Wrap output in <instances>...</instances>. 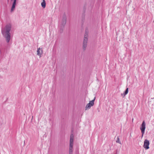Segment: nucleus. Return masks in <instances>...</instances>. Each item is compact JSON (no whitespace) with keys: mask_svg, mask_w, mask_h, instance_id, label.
Returning <instances> with one entry per match:
<instances>
[{"mask_svg":"<svg viewBox=\"0 0 154 154\" xmlns=\"http://www.w3.org/2000/svg\"><path fill=\"white\" fill-rule=\"evenodd\" d=\"M11 25L9 23L6 25L4 29L2 30V33L3 36L5 38L7 43H8L11 39Z\"/></svg>","mask_w":154,"mask_h":154,"instance_id":"f257e3e1","label":"nucleus"},{"mask_svg":"<svg viewBox=\"0 0 154 154\" xmlns=\"http://www.w3.org/2000/svg\"><path fill=\"white\" fill-rule=\"evenodd\" d=\"M88 34V30L86 28L85 29V33L84 35V38L83 43V49L84 51H85V50L86 48L87 47Z\"/></svg>","mask_w":154,"mask_h":154,"instance_id":"f03ea898","label":"nucleus"},{"mask_svg":"<svg viewBox=\"0 0 154 154\" xmlns=\"http://www.w3.org/2000/svg\"><path fill=\"white\" fill-rule=\"evenodd\" d=\"M66 14L64 13L63 17L61 24L60 25V29L59 31L60 33H62L63 32L64 26L66 24Z\"/></svg>","mask_w":154,"mask_h":154,"instance_id":"7ed1b4c3","label":"nucleus"},{"mask_svg":"<svg viewBox=\"0 0 154 154\" xmlns=\"http://www.w3.org/2000/svg\"><path fill=\"white\" fill-rule=\"evenodd\" d=\"M146 128V124L144 121H143L141 125L140 129L142 134L141 138H142L144 134Z\"/></svg>","mask_w":154,"mask_h":154,"instance_id":"20e7f679","label":"nucleus"},{"mask_svg":"<svg viewBox=\"0 0 154 154\" xmlns=\"http://www.w3.org/2000/svg\"><path fill=\"white\" fill-rule=\"evenodd\" d=\"M95 99V97H94L93 100L90 101L89 103L86 105L85 107V110L89 109L91 106H92L94 105Z\"/></svg>","mask_w":154,"mask_h":154,"instance_id":"39448f33","label":"nucleus"},{"mask_svg":"<svg viewBox=\"0 0 154 154\" xmlns=\"http://www.w3.org/2000/svg\"><path fill=\"white\" fill-rule=\"evenodd\" d=\"M149 140L147 139H145L144 141L143 146L146 149H148L149 148Z\"/></svg>","mask_w":154,"mask_h":154,"instance_id":"423d86ee","label":"nucleus"},{"mask_svg":"<svg viewBox=\"0 0 154 154\" xmlns=\"http://www.w3.org/2000/svg\"><path fill=\"white\" fill-rule=\"evenodd\" d=\"M17 0H11V2H13L12 6L11 9V12H13L15 10Z\"/></svg>","mask_w":154,"mask_h":154,"instance_id":"0eeeda50","label":"nucleus"},{"mask_svg":"<svg viewBox=\"0 0 154 154\" xmlns=\"http://www.w3.org/2000/svg\"><path fill=\"white\" fill-rule=\"evenodd\" d=\"M37 55L38 56H41V55L42 52V50H41V49L40 48H38L37 50Z\"/></svg>","mask_w":154,"mask_h":154,"instance_id":"6e6552de","label":"nucleus"},{"mask_svg":"<svg viewBox=\"0 0 154 154\" xmlns=\"http://www.w3.org/2000/svg\"><path fill=\"white\" fill-rule=\"evenodd\" d=\"M128 92V88H127L123 94H121V95H124V97H125Z\"/></svg>","mask_w":154,"mask_h":154,"instance_id":"1a4fd4ad","label":"nucleus"},{"mask_svg":"<svg viewBox=\"0 0 154 154\" xmlns=\"http://www.w3.org/2000/svg\"><path fill=\"white\" fill-rule=\"evenodd\" d=\"M41 5L42 7L44 8L46 7V2L45 0H43V2L41 3Z\"/></svg>","mask_w":154,"mask_h":154,"instance_id":"9d476101","label":"nucleus"},{"mask_svg":"<svg viewBox=\"0 0 154 154\" xmlns=\"http://www.w3.org/2000/svg\"><path fill=\"white\" fill-rule=\"evenodd\" d=\"M6 0H1V4H3V5L4 6V7L6 8L7 7V5L5 3L4 4V2Z\"/></svg>","mask_w":154,"mask_h":154,"instance_id":"9b49d317","label":"nucleus"},{"mask_svg":"<svg viewBox=\"0 0 154 154\" xmlns=\"http://www.w3.org/2000/svg\"><path fill=\"white\" fill-rule=\"evenodd\" d=\"M116 142L117 143H119L120 144H121V142L119 140V137H118L117 138V140H116Z\"/></svg>","mask_w":154,"mask_h":154,"instance_id":"f8f14e48","label":"nucleus"},{"mask_svg":"<svg viewBox=\"0 0 154 154\" xmlns=\"http://www.w3.org/2000/svg\"><path fill=\"white\" fill-rule=\"evenodd\" d=\"M73 143H69V148H73Z\"/></svg>","mask_w":154,"mask_h":154,"instance_id":"ddd939ff","label":"nucleus"},{"mask_svg":"<svg viewBox=\"0 0 154 154\" xmlns=\"http://www.w3.org/2000/svg\"><path fill=\"white\" fill-rule=\"evenodd\" d=\"M74 141V139L71 138L70 140V143H73Z\"/></svg>","mask_w":154,"mask_h":154,"instance_id":"4468645a","label":"nucleus"},{"mask_svg":"<svg viewBox=\"0 0 154 154\" xmlns=\"http://www.w3.org/2000/svg\"><path fill=\"white\" fill-rule=\"evenodd\" d=\"M73 138L74 139V135L73 134V133H71L70 136V139Z\"/></svg>","mask_w":154,"mask_h":154,"instance_id":"2eb2a0df","label":"nucleus"},{"mask_svg":"<svg viewBox=\"0 0 154 154\" xmlns=\"http://www.w3.org/2000/svg\"><path fill=\"white\" fill-rule=\"evenodd\" d=\"M73 149L72 148H69V152H72Z\"/></svg>","mask_w":154,"mask_h":154,"instance_id":"dca6fc26","label":"nucleus"},{"mask_svg":"<svg viewBox=\"0 0 154 154\" xmlns=\"http://www.w3.org/2000/svg\"><path fill=\"white\" fill-rule=\"evenodd\" d=\"M7 4H8L9 3V0H7Z\"/></svg>","mask_w":154,"mask_h":154,"instance_id":"f3484780","label":"nucleus"},{"mask_svg":"<svg viewBox=\"0 0 154 154\" xmlns=\"http://www.w3.org/2000/svg\"><path fill=\"white\" fill-rule=\"evenodd\" d=\"M69 154H72V152H69Z\"/></svg>","mask_w":154,"mask_h":154,"instance_id":"a211bd4d","label":"nucleus"},{"mask_svg":"<svg viewBox=\"0 0 154 154\" xmlns=\"http://www.w3.org/2000/svg\"><path fill=\"white\" fill-rule=\"evenodd\" d=\"M114 154H117V151L116 152V153Z\"/></svg>","mask_w":154,"mask_h":154,"instance_id":"6ab92c4d","label":"nucleus"},{"mask_svg":"<svg viewBox=\"0 0 154 154\" xmlns=\"http://www.w3.org/2000/svg\"><path fill=\"white\" fill-rule=\"evenodd\" d=\"M84 13H85V12H84Z\"/></svg>","mask_w":154,"mask_h":154,"instance_id":"aec40b11","label":"nucleus"}]
</instances>
